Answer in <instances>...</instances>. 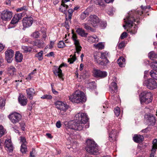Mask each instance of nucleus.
Returning a JSON list of instances; mask_svg holds the SVG:
<instances>
[{"label":"nucleus","instance_id":"obj_21","mask_svg":"<svg viewBox=\"0 0 157 157\" xmlns=\"http://www.w3.org/2000/svg\"><path fill=\"white\" fill-rule=\"evenodd\" d=\"M7 72L9 75L13 76L16 74V69L14 66H10L8 68Z\"/></svg>","mask_w":157,"mask_h":157},{"label":"nucleus","instance_id":"obj_54","mask_svg":"<svg viewBox=\"0 0 157 157\" xmlns=\"http://www.w3.org/2000/svg\"><path fill=\"white\" fill-rule=\"evenodd\" d=\"M5 131L2 126L0 125V137H2L4 134Z\"/></svg>","mask_w":157,"mask_h":157},{"label":"nucleus","instance_id":"obj_23","mask_svg":"<svg viewBox=\"0 0 157 157\" xmlns=\"http://www.w3.org/2000/svg\"><path fill=\"white\" fill-rule=\"evenodd\" d=\"M18 101L20 104L23 106L25 105L27 102V100L26 97L22 95H20L18 98Z\"/></svg>","mask_w":157,"mask_h":157},{"label":"nucleus","instance_id":"obj_42","mask_svg":"<svg viewBox=\"0 0 157 157\" xmlns=\"http://www.w3.org/2000/svg\"><path fill=\"white\" fill-rule=\"evenodd\" d=\"M46 29L44 27H41L40 29V31L43 34V38L45 39L47 37L46 35Z\"/></svg>","mask_w":157,"mask_h":157},{"label":"nucleus","instance_id":"obj_2","mask_svg":"<svg viewBox=\"0 0 157 157\" xmlns=\"http://www.w3.org/2000/svg\"><path fill=\"white\" fill-rule=\"evenodd\" d=\"M70 100L73 103H79L85 102L86 98L84 93L79 91H76L72 95L69 97Z\"/></svg>","mask_w":157,"mask_h":157},{"label":"nucleus","instance_id":"obj_47","mask_svg":"<svg viewBox=\"0 0 157 157\" xmlns=\"http://www.w3.org/2000/svg\"><path fill=\"white\" fill-rule=\"evenodd\" d=\"M41 98L43 99H47L48 100L51 99L52 98V96L50 94H45L41 97Z\"/></svg>","mask_w":157,"mask_h":157},{"label":"nucleus","instance_id":"obj_44","mask_svg":"<svg viewBox=\"0 0 157 157\" xmlns=\"http://www.w3.org/2000/svg\"><path fill=\"white\" fill-rule=\"evenodd\" d=\"M150 66L154 70L156 71L157 69V62H153L151 63Z\"/></svg>","mask_w":157,"mask_h":157},{"label":"nucleus","instance_id":"obj_3","mask_svg":"<svg viewBox=\"0 0 157 157\" xmlns=\"http://www.w3.org/2000/svg\"><path fill=\"white\" fill-rule=\"evenodd\" d=\"M140 98L141 103L148 104L152 101V94L150 92L144 91L140 94Z\"/></svg>","mask_w":157,"mask_h":157},{"label":"nucleus","instance_id":"obj_64","mask_svg":"<svg viewBox=\"0 0 157 157\" xmlns=\"http://www.w3.org/2000/svg\"><path fill=\"white\" fill-rule=\"evenodd\" d=\"M75 47L77 52L78 53L81 50V47L79 45L78 46H75Z\"/></svg>","mask_w":157,"mask_h":157},{"label":"nucleus","instance_id":"obj_27","mask_svg":"<svg viewBox=\"0 0 157 157\" xmlns=\"http://www.w3.org/2000/svg\"><path fill=\"white\" fill-rule=\"evenodd\" d=\"M68 6L65 3H62L59 8V11L63 13L66 14L67 13V10Z\"/></svg>","mask_w":157,"mask_h":157},{"label":"nucleus","instance_id":"obj_7","mask_svg":"<svg viewBox=\"0 0 157 157\" xmlns=\"http://www.w3.org/2000/svg\"><path fill=\"white\" fill-rule=\"evenodd\" d=\"M66 64L64 63L61 64L59 67H58L54 66L53 70V72L55 75L58 77L60 79L63 80V75L62 73V71L60 68L63 66H66Z\"/></svg>","mask_w":157,"mask_h":157},{"label":"nucleus","instance_id":"obj_40","mask_svg":"<svg viewBox=\"0 0 157 157\" xmlns=\"http://www.w3.org/2000/svg\"><path fill=\"white\" fill-rule=\"evenodd\" d=\"M157 140L156 139H154L152 142L153 146L152 151L153 152H155L156 151V149L157 148Z\"/></svg>","mask_w":157,"mask_h":157},{"label":"nucleus","instance_id":"obj_41","mask_svg":"<svg viewBox=\"0 0 157 157\" xmlns=\"http://www.w3.org/2000/svg\"><path fill=\"white\" fill-rule=\"evenodd\" d=\"M88 15V12L87 11L85 10L81 14L80 16L82 20H83L87 17Z\"/></svg>","mask_w":157,"mask_h":157},{"label":"nucleus","instance_id":"obj_20","mask_svg":"<svg viewBox=\"0 0 157 157\" xmlns=\"http://www.w3.org/2000/svg\"><path fill=\"white\" fill-rule=\"evenodd\" d=\"M117 83L113 82L109 86V91L111 93H116L117 92Z\"/></svg>","mask_w":157,"mask_h":157},{"label":"nucleus","instance_id":"obj_4","mask_svg":"<svg viewBox=\"0 0 157 157\" xmlns=\"http://www.w3.org/2000/svg\"><path fill=\"white\" fill-rule=\"evenodd\" d=\"M55 104L56 108L59 110V113L61 115H64L68 109V106L67 105L60 101H57Z\"/></svg>","mask_w":157,"mask_h":157},{"label":"nucleus","instance_id":"obj_39","mask_svg":"<svg viewBox=\"0 0 157 157\" xmlns=\"http://www.w3.org/2000/svg\"><path fill=\"white\" fill-rule=\"evenodd\" d=\"M150 75L152 78L154 79L157 80V71H151L150 73Z\"/></svg>","mask_w":157,"mask_h":157},{"label":"nucleus","instance_id":"obj_32","mask_svg":"<svg viewBox=\"0 0 157 157\" xmlns=\"http://www.w3.org/2000/svg\"><path fill=\"white\" fill-rule=\"evenodd\" d=\"M21 50L24 53H27L30 52L32 50V48L31 47L22 46L21 47Z\"/></svg>","mask_w":157,"mask_h":157},{"label":"nucleus","instance_id":"obj_18","mask_svg":"<svg viewBox=\"0 0 157 157\" xmlns=\"http://www.w3.org/2000/svg\"><path fill=\"white\" fill-rule=\"evenodd\" d=\"M22 17L21 13H18L15 14L12 20L10 23L12 24H15L17 23L19 20L21 19Z\"/></svg>","mask_w":157,"mask_h":157},{"label":"nucleus","instance_id":"obj_45","mask_svg":"<svg viewBox=\"0 0 157 157\" xmlns=\"http://www.w3.org/2000/svg\"><path fill=\"white\" fill-rule=\"evenodd\" d=\"M68 19L70 21L71 19L73 13L74 12V10L72 9H69L68 11Z\"/></svg>","mask_w":157,"mask_h":157},{"label":"nucleus","instance_id":"obj_36","mask_svg":"<svg viewBox=\"0 0 157 157\" xmlns=\"http://www.w3.org/2000/svg\"><path fill=\"white\" fill-rule=\"evenodd\" d=\"M72 38L74 42V44L75 46H78V45H80L79 41L78 40H77V36L76 34H73L72 36Z\"/></svg>","mask_w":157,"mask_h":157},{"label":"nucleus","instance_id":"obj_8","mask_svg":"<svg viewBox=\"0 0 157 157\" xmlns=\"http://www.w3.org/2000/svg\"><path fill=\"white\" fill-rule=\"evenodd\" d=\"M94 57L95 61L99 64L102 66H106L109 63V60H106V63L104 62L103 61L101 60L100 52H95L94 54Z\"/></svg>","mask_w":157,"mask_h":157},{"label":"nucleus","instance_id":"obj_31","mask_svg":"<svg viewBox=\"0 0 157 157\" xmlns=\"http://www.w3.org/2000/svg\"><path fill=\"white\" fill-rule=\"evenodd\" d=\"M125 59L123 57H121L118 59L117 62L120 67H122L125 65Z\"/></svg>","mask_w":157,"mask_h":157},{"label":"nucleus","instance_id":"obj_59","mask_svg":"<svg viewBox=\"0 0 157 157\" xmlns=\"http://www.w3.org/2000/svg\"><path fill=\"white\" fill-rule=\"evenodd\" d=\"M127 36V33L126 32H124L122 33L121 36L120 38L123 39L126 38Z\"/></svg>","mask_w":157,"mask_h":157},{"label":"nucleus","instance_id":"obj_58","mask_svg":"<svg viewBox=\"0 0 157 157\" xmlns=\"http://www.w3.org/2000/svg\"><path fill=\"white\" fill-rule=\"evenodd\" d=\"M125 43L124 42H121L119 44L118 46V48L121 49L123 48L125 46Z\"/></svg>","mask_w":157,"mask_h":157},{"label":"nucleus","instance_id":"obj_62","mask_svg":"<svg viewBox=\"0 0 157 157\" xmlns=\"http://www.w3.org/2000/svg\"><path fill=\"white\" fill-rule=\"evenodd\" d=\"M150 130L149 128L148 127L142 130L141 132L144 133H147V132Z\"/></svg>","mask_w":157,"mask_h":157},{"label":"nucleus","instance_id":"obj_25","mask_svg":"<svg viewBox=\"0 0 157 157\" xmlns=\"http://www.w3.org/2000/svg\"><path fill=\"white\" fill-rule=\"evenodd\" d=\"M76 32L79 35L82 37H86L88 35V33H85V31L82 28L77 29Z\"/></svg>","mask_w":157,"mask_h":157},{"label":"nucleus","instance_id":"obj_43","mask_svg":"<svg viewBox=\"0 0 157 157\" xmlns=\"http://www.w3.org/2000/svg\"><path fill=\"white\" fill-rule=\"evenodd\" d=\"M43 51H41L38 53L36 54L35 56L37 57L38 59L39 60H41L43 59Z\"/></svg>","mask_w":157,"mask_h":157},{"label":"nucleus","instance_id":"obj_46","mask_svg":"<svg viewBox=\"0 0 157 157\" xmlns=\"http://www.w3.org/2000/svg\"><path fill=\"white\" fill-rule=\"evenodd\" d=\"M36 70H34L33 72H31L30 73L27 77L26 78V79L29 80H31L32 78L33 77L34 75H33L36 72Z\"/></svg>","mask_w":157,"mask_h":157},{"label":"nucleus","instance_id":"obj_53","mask_svg":"<svg viewBox=\"0 0 157 157\" xmlns=\"http://www.w3.org/2000/svg\"><path fill=\"white\" fill-rule=\"evenodd\" d=\"M76 59L75 55L74 56L72 57L71 58H68V62H69L70 64H71L73 63V62Z\"/></svg>","mask_w":157,"mask_h":157},{"label":"nucleus","instance_id":"obj_12","mask_svg":"<svg viewBox=\"0 0 157 157\" xmlns=\"http://www.w3.org/2000/svg\"><path fill=\"white\" fill-rule=\"evenodd\" d=\"M22 21L23 27L25 28H28L32 25L33 23V19L31 17H27L23 18Z\"/></svg>","mask_w":157,"mask_h":157},{"label":"nucleus","instance_id":"obj_35","mask_svg":"<svg viewBox=\"0 0 157 157\" xmlns=\"http://www.w3.org/2000/svg\"><path fill=\"white\" fill-rule=\"evenodd\" d=\"M93 46L97 49L101 50L104 48V45L102 43L100 42L97 44H94Z\"/></svg>","mask_w":157,"mask_h":157},{"label":"nucleus","instance_id":"obj_61","mask_svg":"<svg viewBox=\"0 0 157 157\" xmlns=\"http://www.w3.org/2000/svg\"><path fill=\"white\" fill-rule=\"evenodd\" d=\"M99 25H100L101 27H105L106 25V23L104 21H101L100 22Z\"/></svg>","mask_w":157,"mask_h":157},{"label":"nucleus","instance_id":"obj_55","mask_svg":"<svg viewBox=\"0 0 157 157\" xmlns=\"http://www.w3.org/2000/svg\"><path fill=\"white\" fill-rule=\"evenodd\" d=\"M5 101L3 100H0V109H2L5 105Z\"/></svg>","mask_w":157,"mask_h":157},{"label":"nucleus","instance_id":"obj_60","mask_svg":"<svg viewBox=\"0 0 157 157\" xmlns=\"http://www.w3.org/2000/svg\"><path fill=\"white\" fill-rule=\"evenodd\" d=\"M34 104V102H31V104L29 105L28 106L27 109L29 110H31L32 109V106Z\"/></svg>","mask_w":157,"mask_h":157},{"label":"nucleus","instance_id":"obj_13","mask_svg":"<svg viewBox=\"0 0 157 157\" xmlns=\"http://www.w3.org/2000/svg\"><path fill=\"white\" fill-rule=\"evenodd\" d=\"M14 54V51L11 49H8L6 52V59L7 62L10 63L12 62Z\"/></svg>","mask_w":157,"mask_h":157},{"label":"nucleus","instance_id":"obj_50","mask_svg":"<svg viewBox=\"0 0 157 157\" xmlns=\"http://www.w3.org/2000/svg\"><path fill=\"white\" fill-rule=\"evenodd\" d=\"M31 36L35 38H38L40 36V33L39 32L36 31L31 34Z\"/></svg>","mask_w":157,"mask_h":157},{"label":"nucleus","instance_id":"obj_29","mask_svg":"<svg viewBox=\"0 0 157 157\" xmlns=\"http://www.w3.org/2000/svg\"><path fill=\"white\" fill-rule=\"evenodd\" d=\"M88 41L91 43L98 42L99 39L96 35L90 36L88 37Z\"/></svg>","mask_w":157,"mask_h":157},{"label":"nucleus","instance_id":"obj_5","mask_svg":"<svg viewBox=\"0 0 157 157\" xmlns=\"http://www.w3.org/2000/svg\"><path fill=\"white\" fill-rule=\"evenodd\" d=\"M89 21L93 27L97 28L99 25L101 19L95 15H91L89 17Z\"/></svg>","mask_w":157,"mask_h":157},{"label":"nucleus","instance_id":"obj_37","mask_svg":"<svg viewBox=\"0 0 157 157\" xmlns=\"http://www.w3.org/2000/svg\"><path fill=\"white\" fill-rule=\"evenodd\" d=\"M26 144H21L20 151L23 154H25L27 151Z\"/></svg>","mask_w":157,"mask_h":157},{"label":"nucleus","instance_id":"obj_28","mask_svg":"<svg viewBox=\"0 0 157 157\" xmlns=\"http://www.w3.org/2000/svg\"><path fill=\"white\" fill-rule=\"evenodd\" d=\"M15 55V59L17 62H20L22 61L23 56L21 53L18 51L17 52Z\"/></svg>","mask_w":157,"mask_h":157},{"label":"nucleus","instance_id":"obj_49","mask_svg":"<svg viewBox=\"0 0 157 157\" xmlns=\"http://www.w3.org/2000/svg\"><path fill=\"white\" fill-rule=\"evenodd\" d=\"M88 75L87 72L86 71H85L81 73L80 75V77L83 79H85L88 77Z\"/></svg>","mask_w":157,"mask_h":157},{"label":"nucleus","instance_id":"obj_63","mask_svg":"<svg viewBox=\"0 0 157 157\" xmlns=\"http://www.w3.org/2000/svg\"><path fill=\"white\" fill-rule=\"evenodd\" d=\"M26 10V7L25 6H24L22 7H21L17 9V11L18 12H19L23 10Z\"/></svg>","mask_w":157,"mask_h":157},{"label":"nucleus","instance_id":"obj_48","mask_svg":"<svg viewBox=\"0 0 157 157\" xmlns=\"http://www.w3.org/2000/svg\"><path fill=\"white\" fill-rule=\"evenodd\" d=\"M114 112L116 116L118 117L119 116L120 113V108L117 107L114 109Z\"/></svg>","mask_w":157,"mask_h":157},{"label":"nucleus","instance_id":"obj_17","mask_svg":"<svg viewBox=\"0 0 157 157\" xmlns=\"http://www.w3.org/2000/svg\"><path fill=\"white\" fill-rule=\"evenodd\" d=\"M146 118H147V122L149 125L153 126L155 125V117L152 115L151 114H148L145 116Z\"/></svg>","mask_w":157,"mask_h":157},{"label":"nucleus","instance_id":"obj_57","mask_svg":"<svg viewBox=\"0 0 157 157\" xmlns=\"http://www.w3.org/2000/svg\"><path fill=\"white\" fill-rule=\"evenodd\" d=\"M35 153V149L33 148L32 149V151L30 152V157H35L34 155Z\"/></svg>","mask_w":157,"mask_h":157},{"label":"nucleus","instance_id":"obj_11","mask_svg":"<svg viewBox=\"0 0 157 157\" xmlns=\"http://www.w3.org/2000/svg\"><path fill=\"white\" fill-rule=\"evenodd\" d=\"M12 17V12L8 10H4L1 14V18L4 20H10Z\"/></svg>","mask_w":157,"mask_h":157},{"label":"nucleus","instance_id":"obj_6","mask_svg":"<svg viewBox=\"0 0 157 157\" xmlns=\"http://www.w3.org/2000/svg\"><path fill=\"white\" fill-rule=\"evenodd\" d=\"M8 117L11 121L14 124L19 122L21 120V116L19 113L15 112L9 115Z\"/></svg>","mask_w":157,"mask_h":157},{"label":"nucleus","instance_id":"obj_9","mask_svg":"<svg viewBox=\"0 0 157 157\" xmlns=\"http://www.w3.org/2000/svg\"><path fill=\"white\" fill-rule=\"evenodd\" d=\"M144 84L150 89L152 90L155 88L157 86L156 82L153 79L150 78L145 81Z\"/></svg>","mask_w":157,"mask_h":157},{"label":"nucleus","instance_id":"obj_30","mask_svg":"<svg viewBox=\"0 0 157 157\" xmlns=\"http://www.w3.org/2000/svg\"><path fill=\"white\" fill-rule=\"evenodd\" d=\"M116 132L114 130H113L109 134V140L111 142L113 141L114 140H115L116 139Z\"/></svg>","mask_w":157,"mask_h":157},{"label":"nucleus","instance_id":"obj_26","mask_svg":"<svg viewBox=\"0 0 157 157\" xmlns=\"http://www.w3.org/2000/svg\"><path fill=\"white\" fill-rule=\"evenodd\" d=\"M34 43L35 45L39 48H42L44 46V42L41 40H36Z\"/></svg>","mask_w":157,"mask_h":157},{"label":"nucleus","instance_id":"obj_19","mask_svg":"<svg viewBox=\"0 0 157 157\" xmlns=\"http://www.w3.org/2000/svg\"><path fill=\"white\" fill-rule=\"evenodd\" d=\"M86 146L85 148L86 150L92 148L93 146H95L97 144L93 140L90 139H88L86 141Z\"/></svg>","mask_w":157,"mask_h":157},{"label":"nucleus","instance_id":"obj_56","mask_svg":"<svg viewBox=\"0 0 157 157\" xmlns=\"http://www.w3.org/2000/svg\"><path fill=\"white\" fill-rule=\"evenodd\" d=\"M20 142L21 143V144H27L26 140L24 137H21Z\"/></svg>","mask_w":157,"mask_h":157},{"label":"nucleus","instance_id":"obj_38","mask_svg":"<svg viewBox=\"0 0 157 157\" xmlns=\"http://www.w3.org/2000/svg\"><path fill=\"white\" fill-rule=\"evenodd\" d=\"M84 26V28L87 30H90L91 31H94V29L87 23H83L82 25Z\"/></svg>","mask_w":157,"mask_h":157},{"label":"nucleus","instance_id":"obj_15","mask_svg":"<svg viewBox=\"0 0 157 157\" xmlns=\"http://www.w3.org/2000/svg\"><path fill=\"white\" fill-rule=\"evenodd\" d=\"M86 151L91 155H97L99 153V150L98 147L96 144L95 146H94L93 147L86 150Z\"/></svg>","mask_w":157,"mask_h":157},{"label":"nucleus","instance_id":"obj_22","mask_svg":"<svg viewBox=\"0 0 157 157\" xmlns=\"http://www.w3.org/2000/svg\"><path fill=\"white\" fill-rule=\"evenodd\" d=\"M27 97L30 99L33 98V96L35 94V91L33 89L29 88L27 89L26 90Z\"/></svg>","mask_w":157,"mask_h":157},{"label":"nucleus","instance_id":"obj_1","mask_svg":"<svg viewBox=\"0 0 157 157\" xmlns=\"http://www.w3.org/2000/svg\"><path fill=\"white\" fill-rule=\"evenodd\" d=\"M88 118L86 113H78L75 115V120L70 121L69 122H66L65 126L71 129L75 130H81L84 125L88 121Z\"/></svg>","mask_w":157,"mask_h":157},{"label":"nucleus","instance_id":"obj_10","mask_svg":"<svg viewBox=\"0 0 157 157\" xmlns=\"http://www.w3.org/2000/svg\"><path fill=\"white\" fill-rule=\"evenodd\" d=\"M124 20H125L124 22L125 25H123L124 27L127 26L129 28H131L132 26V24L134 22H136L137 23L140 22L139 19H135L134 17H131L130 16L127 17L126 18V20L125 19Z\"/></svg>","mask_w":157,"mask_h":157},{"label":"nucleus","instance_id":"obj_52","mask_svg":"<svg viewBox=\"0 0 157 157\" xmlns=\"http://www.w3.org/2000/svg\"><path fill=\"white\" fill-rule=\"evenodd\" d=\"M58 47L60 48H62L65 46L64 43L63 41H60L58 44Z\"/></svg>","mask_w":157,"mask_h":157},{"label":"nucleus","instance_id":"obj_24","mask_svg":"<svg viewBox=\"0 0 157 157\" xmlns=\"http://www.w3.org/2000/svg\"><path fill=\"white\" fill-rule=\"evenodd\" d=\"M144 139V137L143 136L137 135H135L133 138L134 141L137 143L142 142Z\"/></svg>","mask_w":157,"mask_h":157},{"label":"nucleus","instance_id":"obj_16","mask_svg":"<svg viewBox=\"0 0 157 157\" xmlns=\"http://www.w3.org/2000/svg\"><path fill=\"white\" fill-rule=\"evenodd\" d=\"M93 73L96 77H104L107 75L106 72L102 71L100 70H94Z\"/></svg>","mask_w":157,"mask_h":157},{"label":"nucleus","instance_id":"obj_14","mask_svg":"<svg viewBox=\"0 0 157 157\" xmlns=\"http://www.w3.org/2000/svg\"><path fill=\"white\" fill-rule=\"evenodd\" d=\"M4 144L6 150L9 151L10 152L13 151L14 147L10 139H7L6 140Z\"/></svg>","mask_w":157,"mask_h":157},{"label":"nucleus","instance_id":"obj_34","mask_svg":"<svg viewBox=\"0 0 157 157\" xmlns=\"http://www.w3.org/2000/svg\"><path fill=\"white\" fill-rule=\"evenodd\" d=\"M149 58L152 60H155L157 59V54H156L154 52L151 51L149 52L148 54Z\"/></svg>","mask_w":157,"mask_h":157},{"label":"nucleus","instance_id":"obj_33","mask_svg":"<svg viewBox=\"0 0 157 157\" xmlns=\"http://www.w3.org/2000/svg\"><path fill=\"white\" fill-rule=\"evenodd\" d=\"M100 54L101 60L103 61L104 62L106 63V60H109L107 59V57L108 56V53L106 52H101L100 53Z\"/></svg>","mask_w":157,"mask_h":157},{"label":"nucleus","instance_id":"obj_51","mask_svg":"<svg viewBox=\"0 0 157 157\" xmlns=\"http://www.w3.org/2000/svg\"><path fill=\"white\" fill-rule=\"evenodd\" d=\"M138 27L136 25H135V26L131 30L129 31L132 34H135L137 32Z\"/></svg>","mask_w":157,"mask_h":157}]
</instances>
